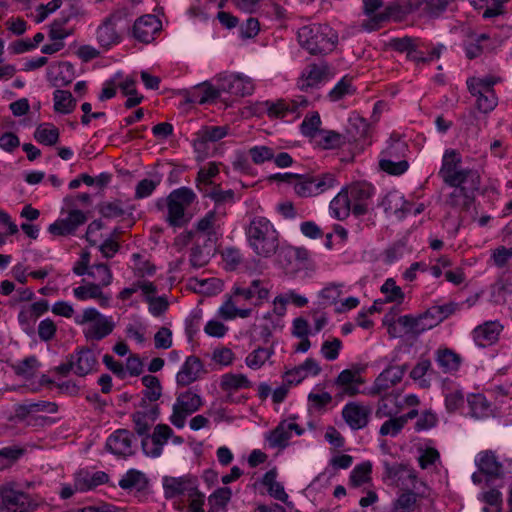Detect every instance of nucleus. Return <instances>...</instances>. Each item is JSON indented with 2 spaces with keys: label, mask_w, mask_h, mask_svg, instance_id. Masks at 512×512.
<instances>
[{
  "label": "nucleus",
  "mask_w": 512,
  "mask_h": 512,
  "mask_svg": "<svg viewBox=\"0 0 512 512\" xmlns=\"http://www.w3.org/2000/svg\"><path fill=\"white\" fill-rule=\"evenodd\" d=\"M247 241L257 256L269 258L279 247V233L271 221L255 216L245 229Z\"/></svg>",
  "instance_id": "1"
},
{
  "label": "nucleus",
  "mask_w": 512,
  "mask_h": 512,
  "mask_svg": "<svg viewBox=\"0 0 512 512\" xmlns=\"http://www.w3.org/2000/svg\"><path fill=\"white\" fill-rule=\"evenodd\" d=\"M297 39L302 48L310 54H325L332 51L337 43L336 32L325 24H310L301 27Z\"/></svg>",
  "instance_id": "2"
},
{
  "label": "nucleus",
  "mask_w": 512,
  "mask_h": 512,
  "mask_svg": "<svg viewBox=\"0 0 512 512\" xmlns=\"http://www.w3.org/2000/svg\"><path fill=\"white\" fill-rule=\"evenodd\" d=\"M461 155L453 149L446 150L442 158L439 176L449 186L469 184L470 189H479L481 178L476 170L460 167Z\"/></svg>",
  "instance_id": "3"
},
{
  "label": "nucleus",
  "mask_w": 512,
  "mask_h": 512,
  "mask_svg": "<svg viewBox=\"0 0 512 512\" xmlns=\"http://www.w3.org/2000/svg\"><path fill=\"white\" fill-rule=\"evenodd\" d=\"M163 488L167 499L179 498L182 504L188 503L189 509L194 502L199 503V506L204 505L205 496L198 490L195 477H165Z\"/></svg>",
  "instance_id": "4"
},
{
  "label": "nucleus",
  "mask_w": 512,
  "mask_h": 512,
  "mask_svg": "<svg viewBox=\"0 0 512 512\" xmlns=\"http://www.w3.org/2000/svg\"><path fill=\"white\" fill-rule=\"evenodd\" d=\"M408 151V145L405 141L392 140L381 153L379 168L389 175H402L409 168V163L406 160Z\"/></svg>",
  "instance_id": "5"
},
{
  "label": "nucleus",
  "mask_w": 512,
  "mask_h": 512,
  "mask_svg": "<svg viewBox=\"0 0 512 512\" xmlns=\"http://www.w3.org/2000/svg\"><path fill=\"white\" fill-rule=\"evenodd\" d=\"M75 322L79 325L90 324L84 331V335L88 340L93 341L104 339L112 333L115 327L112 317L102 315L95 308L83 310L82 315L75 318Z\"/></svg>",
  "instance_id": "6"
},
{
  "label": "nucleus",
  "mask_w": 512,
  "mask_h": 512,
  "mask_svg": "<svg viewBox=\"0 0 512 512\" xmlns=\"http://www.w3.org/2000/svg\"><path fill=\"white\" fill-rule=\"evenodd\" d=\"M294 191L302 198L314 197L324 193L336 185V177L332 173L320 175L297 174L294 176Z\"/></svg>",
  "instance_id": "7"
},
{
  "label": "nucleus",
  "mask_w": 512,
  "mask_h": 512,
  "mask_svg": "<svg viewBox=\"0 0 512 512\" xmlns=\"http://www.w3.org/2000/svg\"><path fill=\"white\" fill-rule=\"evenodd\" d=\"M0 506L10 512H31L36 509V500L16 487V483L8 482L0 485Z\"/></svg>",
  "instance_id": "8"
},
{
  "label": "nucleus",
  "mask_w": 512,
  "mask_h": 512,
  "mask_svg": "<svg viewBox=\"0 0 512 512\" xmlns=\"http://www.w3.org/2000/svg\"><path fill=\"white\" fill-rule=\"evenodd\" d=\"M125 18L126 13L123 10H116L104 18L96 32L101 47L108 49L121 42Z\"/></svg>",
  "instance_id": "9"
},
{
  "label": "nucleus",
  "mask_w": 512,
  "mask_h": 512,
  "mask_svg": "<svg viewBox=\"0 0 512 512\" xmlns=\"http://www.w3.org/2000/svg\"><path fill=\"white\" fill-rule=\"evenodd\" d=\"M195 193L187 187L173 190L167 197L168 216L171 226H180L183 222L184 212L195 200Z\"/></svg>",
  "instance_id": "10"
},
{
  "label": "nucleus",
  "mask_w": 512,
  "mask_h": 512,
  "mask_svg": "<svg viewBox=\"0 0 512 512\" xmlns=\"http://www.w3.org/2000/svg\"><path fill=\"white\" fill-rule=\"evenodd\" d=\"M202 404V398L191 390L179 394L173 405L171 423L177 428H183L187 416L198 411Z\"/></svg>",
  "instance_id": "11"
},
{
  "label": "nucleus",
  "mask_w": 512,
  "mask_h": 512,
  "mask_svg": "<svg viewBox=\"0 0 512 512\" xmlns=\"http://www.w3.org/2000/svg\"><path fill=\"white\" fill-rule=\"evenodd\" d=\"M283 256L287 273L294 274L301 270L313 273L316 270V264L310 252L304 247L289 246L283 250Z\"/></svg>",
  "instance_id": "12"
},
{
  "label": "nucleus",
  "mask_w": 512,
  "mask_h": 512,
  "mask_svg": "<svg viewBox=\"0 0 512 512\" xmlns=\"http://www.w3.org/2000/svg\"><path fill=\"white\" fill-rule=\"evenodd\" d=\"M352 205V213L362 216L368 212L369 200L374 193V188L366 182H356L345 188Z\"/></svg>",
  "instance_id": "13"
},
{
  "label": "nucleus",
  "mask_w": 512,
  "mask_h": 512,
  "mask_svg": "<svg viewBox=\"0 0 512 512\" xmlns=\"http://www.w3.org/2000/svg\"><path fill=\"white\" fill-rule=\"evenodd\" d=\"M309 101L304 96H298L292 100L280 99L276 102H266L267 115L270 118H284L288 114H296L298 117L301 110L307 108Z\"/></svg>",
  "instance_id": "14"
},
{
  "label": "nucleus",
  "mask_w": 512,
  "mask_h": 512,
  "mask_svg": "<svg viewBox=\"0 0 512 512\" xmlns=\"http://www.w3.org/2000/svg\"><path fill=\"white\" fill-rule=\"evenodd\" d=\"M329 77V66L326 62L308 64L302 71L298 79V88L307 91L317 87L321 82Z\"/></svg>",
  "instance_id": "15"
},
{
  "label": "nucleus",
  "mask_w": 512,
  "mask_h": 512,
  "mask_svg": "<svg viewBox=\"0 0 512 512\" xmlns=\"http://www.w3.org/2000/svg\"><path fill=\"white\" fill-rule=\"evenodd\" d=\"M371 408L359 402H349L342 409V417L352 430H359L368 425Z\"/></svg>",
  "instance_id": "16"
},
{
  "label": "nucleus",
  "mask_w": 512,
  "mask_h": 512,
  "mask_svg": "<svg viewBox=\"0 0 512 512\" xmlns=\"http://www.w3.org/2000/svg\"><path fill=\"white\" fill-rule=\"evenodd\" d=\"M161 30V22L155 15L139 17L132 28L133 37L141 43L148 44L154 40L155 35Z\"/></svg>",
  "instance_id": "17"
},
{
  "label": "nucleus",
  "mask_w": 512,
  "mask_h": 512,
  "mask_svg": "<svg viewBox=\"0 0 512 512\" xmlns=\"http://www.w3.org/2000/svg\"><path fill=\"white\" fill-rule=\"evenodd\" d=\"M219 87L221 91L242 97L251 95L254 91V84L250 78L235 74L221 75Z\"/></svg>",
  "instance_id": "18"
},
{
  "label": "nucleus",
  "mask_w": 512,
  "mask_h": 512,
  "mask_svg": "<svg viewBox=\"0 0 512 512\" xmlns=\"http://www.w3.org/2000/svg\"><path fill=\"white\" fill-rule=\"evenodd\" d=\"M87 221L86 215L78 209H73L65 219H60L50 224L48 231L56 236L74 234L77 228Z\"/></svg>",
  "instance_id": "19"
},
{
  "label": "nucleus",
  "mask_w": 512,
  "mask_h": 512,
  "mask_svg": "<svg viewBox=\"0 0 512 512\" xmlns=\"http://www.w3.org/2000/svg\"><path fill=\"white\" fill-rule=\"evenodd\" d=\"M361 384H363V380L358 372L350 369L343 370L334 381L337 389L336 397L343 399L345 396L357 395Z\"/></svg>",
  "instance_id": "20"
},
{
  "label": "nucleus",
  "mask_w": 512,
  "mask_h": 512,
  "mask_svg": "<svg viewBox=\"0 0 512 512\" xmlns=\"http://www.w3.org/2000/svg\"><path fill=\"white\" fill-rule=\"evenodd\" d=\"M292 431H295L297 435L304 432L295 422L283 420L267 435L266 439L271 447L283 449L288 445Z\"/></svg>",
  "instance_id": "21"
},
{
  "label": "nucleus",
  "mask_w": 512,
  "mask_h": 512,
  "mask_svg": "<svg viewBox=\"0 0 512 512\" xmlns=\"http://www.w3.org/2000/svg\"><path fill=\"white\" fill-rule=\"evenodd\" d=\"M225 212L217 211L216 209L207 212L195 224V232L203 234L208 237L209 241H216L218 239L220 222L224 217Z\"/></svg>",
  "instance_id": "22"
},
{
  "label": "nucleus",
  "mask_w": 512,
  "mask_h": 512,
  "mask_svg": "<svg viewBox=\"0 0 512 512\" xmlns=\"http://www.w3.org/2000/svg\"><path fill=\"white\" fill-rule=\"evenodd\" d=\"M476 465L479 471L487 476V485L491 479L503 476V465L491 450L480 452L476 458Z\"/></svg>",
  "instance_id": "23"
},
{
  "label": "nucleus",
  "mask_w": 512,
  "mask_h": 512,
  "mask_svg": "<svg viewBox=\"0 0 512 512\" xmlns=\"http://www.w3.org/2000/svg\"><path fill=\"white\" fill-rule=\"evenodd\" d=\"M226 135V126H204L195 133V139L193 140L194 149L198 153H206L208 142H216Z\"/></svg>",
  "instance_id": "24"
},
{
  "label": "nucleus",
  "mask_w": 512,
  "mask_h": 512,
  "mask_svg": "<svg viewBox=\"0 0 512 512\" xmlns=\"http://www.w3.org/2000/svg\"><path fill=\"white\" fill-rule=\"evenodd\" d=\"M405 370V366L398 365L386 368L374 381L372 393L380 394L398 384L402 380Z\"/></svg>",
  "instance_id": "25"
},
{
  "label": "nucleus",
  "mask_w": 512,
  "mask_h": 512,
  "mask_svg": "<svg viewBox=\"0 0 512 512\" xmlns=\"http://www.w3.org/2000/svg\"><path fill=\"white\" fill-rule=\"evenodd\" d=\"M132 438L130 431L118 429L108 437L106 447L115 455L129 456L132 454Z\"/></svg>",
  "instance_id": "26"
},
{
  "label": "nucleus",
  "mask_w": 512,
  "mask_h": 512,
  "mask_svg": "<svg viewBox=\"0 0 512 512\" xmlns=\"http://www.w3.org/2000/svg\"><path fill=\"white\" fill-rule=\"evenodd\" d=\"M70 356L74 364V373L80 377L88 375L98 366L97 356L89 348H81Z\"/></svg>",
  "instance_id": "27"
},
{
  "label": "nucleus",
  "mask_w": 512,
  "mask_h": 512,
  "mask_svg": "<svg viewBox=\"0 0 512 512\" xmlns=\"http://www.w3.org/2000/svg\"><path fill=\"white\" fill-rule=\"evenodd\" d=\"M203 372L204 369L201 360L196 356H189L177 373V384L183 387L188 386L196 381Z\"/></svg>",
  "instance_id": "28"
},
{
  "label": "nucleus",
  "mask_w": 512,
  "mask_h": 512,
  "mask_svg": "<svg viewBox=\"0 0 512 512\" xmlns=\"http://www.w3.org/2000/svg\"><path fill=\"white\" fill-rule=\"evenodd\" d=\"M452 187L454 189L446 198L445 203L452 208L468 211L474 201L473 192L477 189H470L469 184Z\"/></svg>",
  "instance_id": "29"
},
{
  "label": "nucleus",
  "mask_w": 512,
  "mask_h": 512,
  "mask_svg": "<svg viewBox=\"0 0 512 512\" xmlns=\"http://www.w3.org/2000/svg\"><path fill=\"white\" fill-rule=\"evenodd\" d=\"M465 37V52L467 58L469 59L477 58L483 53L485 49H491L494 47V45L482 44V42H488L491 39L489 34H477L471 29H468L465 31Z\"/></svg>",
  "instance_id": "30"
},
{
  "label": "nucleus",
  "mask_w": 512,
  "mask_h": 512,
  "mask_svg": "<svg viewBox=\"0 0 512 512\" xmlns=\"http://www.w3.org/2000/svg\"><path fill=\"white\" fill-rule=\"evenodd\" d=\"M233 294L236 297H242L247 301H253L255 306L262 304L268 299L269 290L261 286L260 280H253L248 287L235 286Z\"/></svg>",
  "instance_id": "31"
},
{
  "label": "nucleus",
  "mask_w": 512,
  "mask_h": 512,
  "mask_svg": "<svg viewBox=\"0 0 512 512\" xmlns=\"http://www.w3.org/2000/svg\"><path fill=\"white\" fill-rule=\"evenodd\" d=\"M501 328L502 326L497 322H486L474 329V341L480 347L491 345L498 339Z\"/></svg>",
  "instance_id": "32"
},
{
  "label": "nucleus",
  "mask_w": 512,
  "mask_h": 512,
  "mask_svg": "<svg viewBox=\"0 0 512 512\" xmlns=\"http://www.w3.org/2000/svg\"><path fill=\"white\" fill-rule=\"evenodd\" d=\"M386 475L392 479L397 486H413L416 481L415 472L403 464H385Z\"/></svg>",
  "instance_id": "33"
},
{
  "label": "nucleus",
  "mask_w": 512,
  "mask_h": 512,
  "mask_svg": "<svg viewBox=\"0 0 512 512\" xmlns=\"http://www.w3.org/2000/svg\"><path fill=\"white\" fill-rule=\"evenodd\" d=\"M73 294L80 301L98 299L102 307H107L110 301V297L102 292L100 285L91 282L74 288Z\"/></svg>",
  "instance_id": "34"
},
{
  "label": "nucleus",
  "mask_w": 512,
  "mask_h": 512,
  "mask_svg": "<svg viewBox=\"0 0 512 512\" xmlns=\"http://www.w3.org/2000/svg\"><path fill=\"white\" fill-rule=\"evenodd\" d=\"M436 362L444 373L453 374L459 370L462 358L452 349L444 348L436 351Z\"/></svg>",
  "instance_id": "35"
},
{
  "label": "nucleus",
  "mask_w": 512,
  "mask_h": 512,
  "mask_svg": "<svg viewBox=\"0 0 512 512\" xmlns=\"http://www.w3.org/2000/svg\"><path fill=\"white\" fill-rule=\"evenodd\" d=\"M330 210L338 220H345L352 212V205L347 191L342 189L331 201Z\"/></svg>",
  "instance_id": "36"
},
{
  "label": "nucleus",
  "mask_w": 512,
  "mask_h": 512,
  "mask_svg": "<svg viewBox=\"0 0 512 512\" xmlns=\"http://www.w3.org/2000/svg\"><path fill=\"white\" fill-rule=\"evenodd\" d=\"M470 414L476 419L487 418L492 415L490 402L482 394H472L467 398Z\"/></svg>",
  "instance_id": "37"
},
{
  "label": "nucleus",
  "mask_w": 512,
  "mask_h": 512,
  "mask_svg": "<svg viewBox=\"0 0 512 512\" xmlns=\"http://www.w3.org/2000/svg\"><path fill=\"white\" fill-rule=\"evenodd\" d=\"M402 404L399 402L398 394H388L382 397L375 412L376 417H392L400 412Z\"/></svg>",
  "instance_id": "38"
},
{
  "label": "nucleus",
  "mask_w": 512,
  "mask_h": 512,
  "mask_svg": "<svg viewBox=\"0 0 512 512\" xmlns=\"http://www.w3.org/2000/svg\"><path fill=\"white\" fill-rule=\"evenodd\" d=\"M277 472L275 469H271L267 471L262 479V484L267 487L269 494L282 502H286L288 499V495L284 490V487L281 483L276 481Z\"/></svg>",
  "instance_id": "39"
},
{
  "label": "nucleus",
  "mask_w": 512,
  "mask_h": 512,
  "mask_svg": "<svg viewBox=\"0 0 512 512\" xmlns=\"http://www.w3.org/2000/svg\"><path fill=\"white\" fill-rule=\"evenodd\" d=\"M35 140L43 145L52 146L58 142L59 130L53 124H40L34 132Z\"/></svg>",
  "instance_id": "40"
},
{
  "label": "nucleus",
  "mask_w": 512,
  "mask_h": 512,
  "mask_svg": "<svg viewBox=\"0 0 512 512\" xmlns=\"http://www.w3.org/2000/svg\"><path fill=\"white\" fill-rule=\"evenodd\" d=\"M147 484L148 481L145 475L142 472L134 469L129 470L119 481V486L125 490L137 489L140 491L145 489Z\"/></svg>",
  "instance_id": "41"
},
{
  "label": "nucleus",
  "mask_w": 512,
  "mask_h": 512,
  "mask_svg": "<svg viewBox=\"0 0 512 512\" xmlns=\"http://www.w3.org/2000/svg\"><path fill=\"white\" fill-rule=\"evenodd\" d=\"M172 434L173 430L166 424H158L154 428L151 438L155 447L150 452L153 457H158L161 454L162 446L168 441Z\"/></svg>",
  "instance_id": "42"
},
{
  "label": "nucleus",
  "mask_w": 512,
  "mask_h": 512,
  "mask_svg": "<svg viewBox=\"0 0 512 512\" xmlns=\"http://www.w3.org/2000/svg\"><path fill=\"white\" fill-rule=\"evenodd\" d=\"M76 106V100L70 91L55 90L54 92V109L56 112L68 114L71 113Z\"/></svg>",
  "instance_id": "43"
},
{
  "label": "nucleus",
  "mask_w": 512,
  "mask_h": 512,
  "mask_svg": "<svg viewBox=\"0 0 512 512\" xmlns=\"http://www.w3.org/2000/svg\"><path fill=\"white\" fill-rule=\"evenodd\" d=\"M220 386L224 391L239 390L250 388L251 382L243 374L227 373L222 376Z\"/></svg>",
  "instance_id": "44"
},
{
  "label": "nucleus",
  "mask_w": 512,
  "mask_h": 512,
  "mask_svg": "<svg viewBox=\"0 0 512 512\" xmlns=\"http://www.w3.org/2000/svg\"><path fill=\"white\" fill-rule=\"evenodd\" d=\"M397 322H398L399 326H401L403 332H405V333H411V334L418 335V334L426 331L424 321L422 320L421 314L417 317H414L412 315L400 316L397 319Z\"/></svg>",
  "instance_id": "45"
},
{
  "label": "nucleus",
  "mask_w": 512,
  "mask_h": 512,
  "mask_svg": "<svg viewBox=\"0 0 512 512\" xmlns=\"http://www.w3.org/2000/svg\"><path fill=\"white\" fill-rule=\"evenodd\" d=\"M88 275L94 278L100 287H107L112 283L113 275L108 267L104 263L94 264L90 267Z\"/></svg>",
  "instance_id": "46"
},
{
  "label": "nucleus",
  "mask_w": 512,
  "mask_h": 512,
  "mask_svg": "<svg viewBox=\"0 0 512 512\" xmlns=\"http://www.w3.org/2000/svg\"><path fill=\"white\" fill-rule=\"evenodd\" d=\"M24 452L23 448L16 446L0 449V471L13 466Z\"/></svg>",
  "instance_id": "47"
},
{
  "label": "nucleus",
  "mask_w": 512,
  "mask_h": 512,
  "mask_svg": "<svg viewBox=\"0 0 512 512\" xmlns=\"http://www.w3.org/2000/svg\"><path fill=\"white\" fill-rule=\"evenodd\" d=\"M219 173V165L216 162H209L207 166L200 168L197 174L196 183L197 187L203 191L204 186L212 184V178Z\"/></svg>",
  "instance_id": "48"
},
{
  "label": "nucleus",
  "mask_w": 512,
  "mask_h": 512,
  "mask_svg": "<svg viewBox=\"0 0 512 512\" xmlns=\"http://www.w3.org/2000/svg\"><path fill=\"white\" fill-rule=\"evenodd\" d=\"M447 0H418L417 9L430 17H437L447 7Z\"/></svg>",
  "instance_id": "49"
},
{
  "label": "nucleus",
  "mask_w": 512,
  "mask_h": 512,
  "mask_svg": "<svg viewBox=\"0 0 512 512\" xmlns=\"http://www.w3.org/2000/svg\"><path fill=\"white\" fill-rule=\"evenodd\" d=\"M11 367L16 375L30 378L39 367V362L35 356H29L18 363L12 364Z\"/></svg>",
  "instance_id": "50"
},
{
  "label": "nucleus",
  "mask_w": 512,
  "mask_h": 512,
  "mask_svg": "<svg viewBox=\"0 0 512 512\" xmlns=\"http://www.w3.org/2000/svg\"><path fill=\"white\" fill-rule=\"evenodd\" d=\"M372 465L370 462H364L357 465L351 472L350 484L358 487L370 480Z\"/></svg>",
  "instance_id": "51"
},
{
  "label": "nucleus",
  "mask_w": 512,
  "mask_h": 512,
  "mask_svg": "<svg viewBox=\"0 0 512 512\" xmlns=\"http://www.w3.org/2000/svg\"><path fill=\"white\" fill-rule=\"evenodd\" d=\"M272 353L271 349L259 347L246 357V364L251 369H259L271 357Z\"/></svg>",
  "instance_id": "52"
},
{
  "label": "nucleus",
  "mask_w": 512,
  "mask_h": 512,
  "mask_svg": "<svg viewBox=\"0 0 512 512\" xmlns=\"http://www.w3.org/2000/svg\"><path fill=\"white\" fill-rule=\"evenodd\" d=\"M381 292L385 295L386 302L402 303L404 300V293L402 289L396 285V282L389 278L381 287Z\"/></svg>",
  "instance_id": "53"
},
{
  "label": "nucleus",
  "mask_w": 512,
  "mask_h": 512,
  "mask_svg": "<svg viewBox=\"0 0 512 512\" xmlns=\"http://www.w3.org/2000/svg\"><path fill=\"white\" fill-rule=\"evenodd\" d=\"M142 383L145 386L144 395L151 401H157L161 397V385L156 376L145 375L142 377Z\"/></svg>",
  "instance_id": "54"
},
{
  "label": "nucleus",
  "mask_w": 512,
  "mask_h": 512,
  "mask_svg": "<svg viewBox=\"0 0 512 512\" xmlns=\"http://www.w3.org/2000/svg\"><path fill=\"white\" fill-rule=\"evenodd\" d=\"M477 96L476 105L480 112L488 113L497 105V97L494 90L483 91L474 94Z\"/></svg>",
  "instance_id": "55"
},
{
  "label": "nucleus",
  "mask_w": 512,
  "mask_h": 512,
  "mask_svg": "<svg viewBox=\"0 0 512 512\" xmlns=\"http://www.w3.org/2000/svg\"><path fill=\"white\" fill-rule=\"evenodd\" d=\"M221 255L228 270H235L243 261L240 250L235 247L224 248Z\"/></svg>",
  "instance_id": "56"
},
{
  "label": "nucleus",
  "mask_w": 512,
  "mask_h": 512,
  "mask_svg": "<svg viewBox=\"0 0 512 512\" xmlns=\"http://www.w3.org/2000/svg\"><path fill=\"white\" fill-rule=\"evenodd\" d=\"M432 364L429 359H421L411 370L410 377L415 380H421V387L428 388L429 382L423 377L431 370Z\"/></svg>",
  "instance_id": "57"
},
{
  "label": "nucleus",
  "mask_w": 512,
  "mask_h": 512,
  "mask_svg": "<svg viewBox=\"0 0 512 512\" xmlns=\"http://www.w3.org/2000/svg\"><path fill=\"white\" fill-rule=\"evenodd\" d=\"M416 501L417 495L412 491H406L397 498L394 508L401 512H414Z\"/></svg>",
  "instance_id": "58"
},
{
  "label": "nucleus",
  "mask_w": 512,
  "mask_h": 512,
  "mask_svg": "<svg viewBox=\"0 0 512 512\" xmlns=\"http://www.w3.org/2000/svg\"><path fill=\"white\" fill-rule=\"evenodd\" d=\"M220 91V87L216 89L211 85L203 84L195 90L194 96L197 98L199 104H205L217 99L220 95Z\"/></svg>",
  "instance_id": "59"
},
{
  "label": "nucleus",
  "mask_w": 512,
  "mask_h": 512,
  "mask_svg": "<svg viewBox=\"0 0 512 512\" xmlns=\"http://www.w3.org/2000/svg\"><path fill=\"white\" fill-rule=\"evenodd\" d=\"M99 213L105 218H118L125 215L120 201L103 202L98 206Z\"/></svg>",
  "instance_id": "60"
},
{
  "label": "nucleus",
  "mask_w": 512,
  "mask_h": 512,
  "mask_svg": "<svg viewBox=\"0 0 512 512\" xmlns=\"http://www.w3.org/2000/svg\"><path fill=\"white\" fill-rule=\"evenodd\" d=\"M442 49L443 45H439L433 48L429 52L428 56L425 57L422 52L418 51L416 47H413L411 50H409L407 58L416 63H429L432 60L438 59L440 57Z\"/></svg>",
  "instance_id": "61"
},
{
  "label": "nucleus",
  "mask_w": 512,
  "mask_h": 512,
  "mask_svg": "<svg viewBox=\"0 0 512 512\" xmlns=\"http://www.w3.org/2000/svg\"><path fill=\"white\" fill-rule=\"evenodd\" d=\"M205 196L210 197L216 204V210L218 208L219 204L222 203H232L234 202V191L229 190H222L219 186H215L211 189V191L207 192L205 191Z\"/></svg>",
  "instance_id": "62"
},
{
  "label": "nucleus",
  "mask_w": 512,
  "mask_h": 512,
  "mask_svg": "<svg viewBox=\"0 0 512 512\" xmlns=\"http://www.w3.org/2000/svg\"><path fill=\"white\" fill-rule=\"evenodd\" d=\"M384 205H386V212L393 213L395 215H399L401 217L404 213L410 211V208L404 207L405 202L401 197L397 195H388L384 199Z\"/></svg>",
  "instance_id": "63"
},
{
  "label": "nucleus",
  "mask_w": 512,
  "mask_h": 512,
  "mask_svg": "<svg viewBox=\"0 0 512 512\" xmlns=\"http://www.w3.org/2000/svg\"><path fill=\"white\" fill-rule=\"evenodd\" d=\"M321 124V119L318 112H313L311 115L306 116L303 120L300 129L303 135L314 137Z\"/></svg>",
  "instance_id": "64"
}]
</instances>
